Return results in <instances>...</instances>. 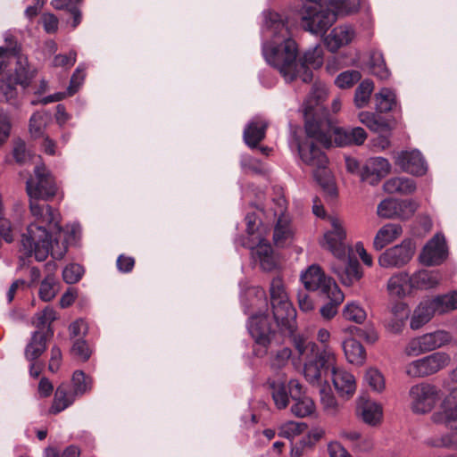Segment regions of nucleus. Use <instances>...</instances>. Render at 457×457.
<instances>
[{
	"label": "nucleus",
	"mask_w": 457,
	"mask_h": 457,
	"mask_svg": "<svg viewBox=\"0 0 457 457\" xmlns=\"http://www.w3.org/2000/svg\"><path fill=\"white\" fill-rule=\"evenodd\" d=\"M26 191L29 211L36 221L21 235L19 269L29 266L33 256L37 262L45 261L49 254L55 260L62 259L81 232L79 224L76 223L63 228L58 210L46 204L55 196L57 186L45 166L35 167L34 175L26 182Z\"/></svg>",
	"instance_id": "obj_1"
},
{
	"label": "nucleus",
	"mask_w": 457,
	"mask_h": 457,
	"mask_svg": "<svg viewBox=\"0 0 457 457\" xmlns=\"http://www.w3.org/2000/svg\"><path fill=\"white\" fill-rule=\"evenodd\" d=\"M325 96L326 89L314 84L303 107L304 129L308 138L304 141L297 140V149L302 161L314 168L313 176L318 184L334 199L337 195V190L331 172L327 168L328 157L311 140L315 139L326 148L331 146V138L328 135L331 127L328 112L321 105Z\"/></svg>",
	"instance_id": "obj_2"
},
{
	"label": "nucleus",
	"mask_w": 457,
	"mask_h": 457,
	"mask_svg": "<svg viewBox=\"0 0 457 457\" xmlns=\"http://www.w3.org/2000/svg\"><path fill=\"white\" fill-rule=\"evenodd\" d=\"M294 345L304 361L303 375L308 382L330 386L331 380L340 396L348 399L353 395L356 390L354 377L337 368L336 356L330 350L320 349L314 342L303 337H295Z\"/></svg>",
	"instance_id": "obj_3"
},
{
	"label": "nucleus",
	"mask_w": 457,
	"mask_h": 457,
	"mask_svg": "<svg viewBox=\"0 0 457 457\" xmlns=\"http://www.w3.org/2000/svg\"><path fill=\"white\" fill-rule=\"evenodd\" d=\"M270 307L275 320L273 325L267 315L253 317L249 332L256 345L262 349L254 350L255 354H266L269 345L277 328L283 336L292 337L296 329V311L289 301L283 280L276 277L270 287Z\"/></svg>",
	"instance_id": "obj_4"
},
{
	"label": "nucleus",
	"mask_w": 457,
	"mask_h": 457,
	"mask_svg": "<svg viewBox=\"0 0 457 457\" xmlns=\"http://www.w3.org/2000/svg\"><path fill=\"white\" fill-rule=\"evenodd\" d=\"M263 54L268 63L288 82L299 78L304 83H311L313 79L312 69L320 68L324 62V50L320 45L305 51L297 62V44L292 38H286L270 49L264 47Z\"/></svg>",
	"instance_id": "obj_5"
},
{
	"label": "nucleus",
	"mask_w": 457,
	"mask_h": 457,
	"mask_svg": "<svg viewBox=\"0 0 457 457\" xmlns=\"http://www.w3.org/2000/svg\"><path fill=\"white\" fill-rule=\"evenodd\" d=\"M299 13L303 29L315 35L325 34L337 21L326 0H304Z\"/></svg>",
	"instance_id": "obj_6"
},
{
	"label": "nucleus",
	"mask_w": 457,
	"mask_h": 457,
	"mask_svg": "<svg viewBox=\"0 0 457 457\" xmlns=\"http://www.w3.org/2000/svg\"><path fill=\"white\" fill-rule=\"evenodd\" d=\"M57 319L54 309L46 307L38 315L36 320L37 330L33 333L30 343L26 346L25 355L28 360L38 359L46 349V342L54 336L52 322Z\"/></svg>",
	"instance_id": "obj_7"
},
{
	"label": "nucleus",
	"mask_w": 457,
	"mask_h": 457,
	"mask_svg": "<svg viewBox=\"0 0 457 457\" xmlns=\"http://www.w3.org/2000/svg\"><path fill=\"white\" fill-rule=\"evenodd\" d=\"M432 419L436 423H444L453 429L449 434L429 439L428 444L434 447H446L457 450V404L453 407L435 412Z\"/></svg>",
	"instance_id": "obj_8"
},
{
	"label": "nucleus",
	"mask_w": 457,
	"mask_h": 457,
	"mask_svg": "<svg viewBox=\"0 0 457 457\" xmlns=\"http://www.w3.org/2000/svg\"><path fill=\"white\" fill-rule=\"evenodd\" d=\"M450 362L447 353H434L428 356L412 361L406 367V373L411 377H425L436 373Z\"/></svg>",
	"instance_id": "obj_9"
},
{
	"label": "nucleus",
	"mask_w": 457,
	"mask_h": 457,
	"mask_svg": "<svg viewBox=\"0 0 457 457\" xmlns=\"http://www.w3.org/2000/svg\"><path fill=\"white\" fill-rule=\"evenodd\" d=\"M415 245L411 239H404L400 245L386 249L378 257V263L384 268H401L412 258Z\"/></svg>",
	"instance_id": "obj_10"
},
{
	"label": "nucleus",
	"mask_w": 457,
	"mask_h": 457,
	"mask_svg": "<svg viewBox=\"0 0 457 457\" xmlns=\"http://www.w3.org/2000/svg\"><path fill=\"white\" fill-rule=\"evenodd\" d=\"M439 390L431 384L421 383L411 386L410 397L411 399V409L416 413H426L430 411L438 401Z\"/></svg>",
	"instance_id": "obj_11"
},
{
	"label": "nucleus",
	"mask_w": 457,
	"mask_h": 457,
	"mask_svg": "<svg viewBox=\"0 0 457 457\" xmlns=\"http://www.w3.org/2000/svg\"><path fill=\"white\" fill-rule=\"evenodd\" d=\"M345 237L346 233L342 221L337 218H332L331 229L324 234L321 245L337 258L345 259L346 256Z\"/></svg>",
	"instance_id": "obj_12"
},
{
	"label": "nucleus",
	"mask_w": 457,
	"mask_h": 457,
	"mask_svg": "<svg viewBox=\"0 0 457 457\" xmlns=\"http://www.w3.org/2000/svg\"><path fill=\"white\" fill-rule=\"evenodd\" d=\"M450 340V334L444 330L428 333L411 340L408 345V352L413 354L430 352L446 345Z\"/></svg>",
	"instance_id": "obj_13"
},
{
	"label": "nucleus",
	"mask_w": 457,
	"mask_h": 457,
	"mask_svg": "<svg viewBox=\"0 0 457 457\" xmlns=\"http://www.w3.org/2000/svg\"><path fill=\"white\" fill-rule=\"evenodd\" d=\"M301 281L309 291L319 290L322 295L332 290V287L337 286L333 278L327 277L319 265H311L301 275Z\"/></svg>",
	"instance_id": "obj_14"
},
{
	"label": "nucleus",
	"mask_w": 457,
	"mask_h": 457,
	"mask_svg": "<svg viewBox=\"0 0 457 457\" xmlns=\"http://www.w3.org/2000/svg\"><path fill=\"white\" fill-rule=\"evenodd\" d=\"M447 257V247L443 236L436 235L423 248L420 259L428 266L439 265Z\"/></svg>",
	"instance_id": "obj_15"
},
{
	"label": "nucleus",
	"mask_w": 457,
	"mask_h": 457,
	"mask_svg": "<svg viewBox=\"0 0 457 457\" xmlns=\"http://www.w3.org/2000/svg\"><path fill=\"white\" fill-rule=\"evenodd\" d=\"M391 165L386 159L383 157L370 158L361 170V180L370 185H377L389 173Z\"/></svg>",
	"instance_id": "obj_16"
},
{
	"label": "nucleus",
	"mask_w": 457,
	"mask_h": 457,
	"mask_svg": "<svg viewBox=\"0 0 457 457\" xmlns=\"http://www.w3.org/2000/svg\"><path fill=\"white\" fill-rule=\"evenodd\" d=\"M396 164L405 172L422 176L427 171L425 160L418 150L402 152L396 159Z\"/></svg>",
	"instance_id": "obj_17"
},
{
	"label": "nucleus",
	"mask_w": 457,
	"mask_h": 457,
	"mask_svg": "<svg viewBox=\"0 0 457 457\" xmlns=\"http://www.w3.org/2000/svg\"><path fill=\"white\" fill-rule=\"evenodd\" d=\"M334 141L338 146L350 145H361L367 138L366 131L361 127L355 128H335L333 129Z\"/></svg>",
	"instance_id": "obj_18"
},
{
	"label": "nucleus",
	"mask_w": 457,
	"mask_h": 457,
	"mask_svg": "<svg viewBox=\"0 0 457 457\" xmlns=\"http://www.w3.org/2000/svg\"><path fill=\"white\" fill-rule=\"evenodd\" d=\"M354 37V31L350 26L334 28L330 34L324 38V44L328 51L337 52L341 46L349 44Z\"/></svg>",
	"instance_id": "obj_19"
},
{
	"label": "nucleus",
	"mask_w": 457,
	"mask_h": 457,
	"mask_svg": "<svg viewBox=\"0 0 457 457\" xmlns=\"http://www.w3.org/2000/svg\"><path fill=\"white\" fill-rule=\"evenodd\" d=\"M403 232L402 227L399 224L388 223L384 225L377 233L373 246L377 251L382 250L385 246L392 243Z\"/></svg>",
	"instance_id": "obj_20"
},
{
	"label": "nucleus",
	"mask_w": 457,
	"mask_h": 457,
	"mask_svg": "<svg viewBox=\"0 0 457 457\" xmlns=\"http://www.w3.org/2000/svg\"><path fill=\"white\" fill-rule=\"evenodd\" d=\"M268 124L263 120L251 121L244 130V140L250 148H255L266 135Z\"/></svg>",
	"instance_id": "obj_21"
},
{
	"label": "nucleus",
	"mask_w": 457,
	"mask_h": 457,
	"mask_svg": "<svg viewBox=\"0 0 457 457\" xmlns=\"http://www.w3.org/2000/svg\"><path fill=\"white\" fill-rule=\"evenodd\" d=\"M250 248L253 249V254L258 258L263 270L270 271L275 269L276 261L270 243L265 239H260L255 248L253 246H250Z\"/></svg>",
	"instance_id": "obj_22"
},
{
	"label": "nucleus",
	"mask_w": 457,
	"mask_h": 457,
	"mask_svg": "<svg viewBox=\"0 0 457 457\" xmlns=\"http://www.w3.org/2000/svg\"><path fill=\"white\" fill-rule=\"evenodd\" d=\"M293 233L288 217L281 211L273 231V241L276 246L284 247L292 238Z\"/></svg>",
	"instance_id": "obj_23"
},
{
	"label": "nucleus",
	"mask_w": 457,
	"mask_h": 457,
	"mask_svg": "<svg viewBox=\"0 0 457 457\" xmlns=\"http://www.w3.org/2000/svg\"><path fill=\"white\" fill-rule=\"evenodd\" d=\"M435 313L442 314L457 309V292L437 295L425 300Z\"/></svg>",
	"instance_id": "obj_24"
},
{
	"label": "nucleus",
	"mask_w": 457,
	"mask_h": 457,
	"mask_svg": "<svg viewBox=\"0 0 457 457\" xmlns=\"http://www.w3.org/2000/svg\"><path fill=\"white\" fill-rule=\"evenodd\" d=\"M343 350L346 360L355 365H361L366 359L363 345L355 338H347L343 342Z\"/></svg>",
	"instance_id": "obj_25"
},
{
	"label": "nucleus",
	"mask_w": 457,
	"mask_h": 457,
	"mask_svg": "<svg viewBox=\"0 0 457 457\" xmlns=\"http://www.w3.org/2000/svg\"><path fill=\"white\" fill-rule=\"evenodd\" d=\"M439 283L436 271L421 270L410 277V287L416 289L433 288Z\"/></svg>",
	"instance_id": "obj_26"
},
{
	"label": "nucleus",
	"mask_w": 457,
	"mask_h": 457,
	"mask_svg": "<svg viewBox=\"0 0 457 457\" xmlns=\"http://www.w3.org/2000/svg\"><path fill=\"white\" fill-rule=\"evenodd\" d=\"M357 412L365 423L371 426H376L382 419V407L373 402H360Z\"/></svg>",
	"instance_id": "obj_27"
},
{
	"label": "nucleus",
	"mask_w": 457,
	"mask_h": 457,
	"mask_svg": "<svg viewBox=\"0 0 457 457\" xmlns=\"http://www.w3.org/2000/svg\"><path fill=\"white\" fill-rule=\"evenodd\" d=\"M383 187L388 194L411 195L416 190V184L412 179L396 177L387 179Z\"/></svg>",
	"instance_id": "obj_28"
},
{
	"label": "nucleus",
	"mask_w": 457,
	"mask_h": 457,
	"mask_svg": "<svg viewBox=\"0 0 457 457\" xmlns=\"http://www.w3.org/2000/svg\"><path fill=\"white\" fill-rule=\"evenodd\" d=\"M75 396V394L70 390L68 385H60L55 391L54 400L50 409V412L57 414L65 410L73 403Z\"/></svg>",
	"instance_id": "obj_29"
},
{
	"label": "nucleus",
	"mask_w": 457,
	"mask_h": 457,
	"mask_svg": "<svg viewBox=\"0 0 457 457\" xmlns=\"http://www.w3.org/2000/svg\"><path fill=\"white\" fill-rule=\"evenodd\" d=\"M324 295L329 301L320 308V312L324 319L331 320L337 313V307L344 301V294L338 286H334L332 290Z\"/></svg>",
	"instance_id": "obj_30"
},
{
	"label": "nucleus",
	"mask_w": 457,
	"mask_h": 457,
	"mask_svg": "<svg viewBox=\"0 0 457 457\" xmlns=\"http://www.w3.org/2000/svg\"><path fill=\"white\" fill-rule=\"evenodd\" d=\"M267 384L276 407L279 410L287 408L289 403L287 385L281 380L270 379L268 380Z\"/></svg>",
	"instance_id": "obj_31"
},
{
	"label": "nucleus",
	"mask_w": 457,
	"mask_h": 457,
	"mask_svg": "<svg viewBox=\"0 0 457 457\" xmlns=\"http://www.w3.org/2000/svg\"><path fill=\"white\" fill-rule=\"evenodd\" d=\"M359 119L361 123L375 132H385L391 129L389 121L383 118L380 113L361 112L359 114Z\"/></svg>",
	"instance_id": "obj_32"
},
{
	"label": "nucleus",
	"mask_w": 457,
	"mask_h": 457,
	"mask_svg": "<svg viewBox=\"0 0 457 457\" xmlns=\"http://www.w3.org/2000/svg\"><path fill=\"white\" fill-rule=\"evenodd\" d=\"M337 275L342 284L350 287L362 277L361 265L357 260H349L348 263L340 270Z\"/></svg>",
	"instance_id": "obj_33"
},
{
	"label": "nucleus",
	"mask_w": 457,
	"mask_h": 457,
	"mask_svg": "<svg viewBox=\"0 0 457 457\" xmlns=\"http://www.w3.org/2000/svg\"><path fill=\"white\" fill-rule=\"evenodd\" d=\"M81 0H53L51 5L56 10H66L72 19L71 27L77 28L82 21V13L79 8Z\"/></svg>",
	"instance_id": "obj_34"
},
{
	"label": "nucleus",
	"mask_w": 457,
	"mask_h": 457,
	"mask_svg": "<svg viewBox=\"0 0 457 457\" xmlns=\"http://www.w3.org/2000/svg\"><path fill=\"white\" fill-rule=\"evenodd\" d=\"M426 301L420 302V303L414 310L411 319V328L413 330L420 328L423 325L427 324L434 316L432 309Z\"/></svg>",
	"instance_id": "obj_35"
},
{
	"label": "nucleus",
	"mask_w": 457,
	"mask_h": 457,
	"mask_svg": "<svg viewBox=\"0 0 457 457\" xmlns=\"http://www.w3.org/2000/svg\"><path fill=\"white\" fill-rule=\"evenodd\" d=\"M17 85L19 84L12 75L2 77L0 79V101L15 104L18 96Z\"/></svg>",
	"instance_id": "obj_36"
},
{
	"label": "nucleus",
	"mask_w": 457,
	"mask_h": 457,
	"mask_svg": "<svg viewBox=\"0 0 457 457\" xmlns=\"http://www.w3.org/2000/svg\"><path fill=\"white\" fill-rule=\"evenodd\" d=\"M370 70L373 75L380 79H386L389 77V70L380 51L374 50L370 53Z\"/></svg>",
	"instance_id": "obj_37"
},
{
	"label": "nucleus",
	"mask_w": 457,
	"mask_h": 457,
	"mask_svg": "<svg viewBox=\"0 0 457 457\" xmlns=\"http://www.w3.org/2000/svg\"><path fill=\"white\" fill-rule=\"evenodd\" d=\"M50 120L46 113L35 112L29 119V133L34 139L41 138L46 136L45 129Z\"/></svg>",
	"instance_id": "obj_38"
},
{
	"label": "nucleus",
	"mask_w": 457,
	"mask_h": 457,
	"mask_svg": "<svg viewBox=\"0 0 457 457\" xmlns=\"http://www.w3.org/2000/svg\"><path fill=\"white\" fill-rule=\"evenodd\" d=\"M58 292V280L52 273L46 274L42 280L38 295L44 302H49L54 299Z\"/></svg>",
	"instance_id": "obj_39"
},
{
	"label": "nucleus",
	"mask_w": 457,
	"mask_h": 457,
	"mask_svg": "<svg viewBox=\"0 0 457 457\" xmlns=\"http://www.w3.org/2000/svg\"><path fill=\"white\" fill-rule=\"evenodd\" d=\"M377 111L378 112L384 113L392 111L396 106L395 94L389 88H382L381 91L376 95Z\"/></svg>",
	"instance_id": "obj_40"
},
{
	"label": "nucleus",
	"mask_w": 457,
	"mask_h": 457,
	"mask_svg": "<svg viewBox=\"0 0 457 457\" xmlns=\"http://www.w3.org/2000/svg\"><path fill=\"white\" fill-rule=\"evenodd\" d=\"M326 3L336 12L337 18L355 12L360 7V0H326Z\"/></svg>",
	"instance_id": "obj_41"
},
{
	"label": "nucleus",
	"mask_w": 457,
	"mask_h": 457,
	"mask_svg": "<svg viewBox=\"0 0 457 457\" xmlns=\"http://www.w3.org/2000/svg\"><path fill=\"white\" fill-rule=\"evenodd\" d=\"M410 287V276L406 273H399L392 276L387 284V289L392 295L403 296Z\"/></svg>",
	"instance_id": "obj_42"
},
{
	"label": "nucleus",
	"mask_w": 457,
	"mask_h": 457,
	"mask_svg": "<svg viewBox=\"0 0 457 457\" xmlns=\"http://www.w3.org/2000/svg\"><path fill=\"white\" fill-rule=\"evenodd\" d=\"M374 84L370 79H365L357 87L354 94V104L358 108L364 107L370 101Z\"/></svg>",
	"instance_id": "obj_43"
},
{
	"label": "nucleus",
	"mask_w": 457,
	"mask_h": 457,
	"mask_svg": "<svg viewBox=\"0 0 457 457\" xmlns=\"http://www.w3.org/2000/svg\"><path fill=\"white\" fill-rule=\"evenodd\" d=\"M321 388L320 390V402L323 405V408L329 413L335 414L337 411V402L336 397L331 392L330 386H328L325 384H322Z\"/></svg>",
	"instance_id": "obj_44"
},
{
	"label": "nucleus",
	"mask_w": 457,
	"mask_h": 457,
	"mask_svg": "<svg viewBox=\"0 0 457 457\" xmlns=\"http://www.w3.org/2000/svg\"><path fill=\"white\" fill-rule=\"evenodd\" d=\"M73 393L82 395L91 389V381L82 370H76L72 375Z\"/></svg>",
	"instance_id": "obj_45"
},
{
	"label": "nucleus",
	"mask_w": 457,
	"mask_h": 457,
	"mask_svg": "<svg viewBox=\"0 0 457 457\" xmlns=\"http://www.w3.org/2000/svg\"><path fill=\"white\" fill-rule=\"evenodd\" d=\"M361 79L360 71L351 70L341 72L335 79V84L340 88H350Z\"/></svg>",
	"instance_id": "obj_46"
},
{
	"label": "nucleus",
	"mask_w": 457,
	"mask_h": 457,
	"mask_svg": "<svg viewBox=\"0 0 457 457\" xmlns=\"http://www.w3.org/2000/svg\"><path fill=\"white\" fill-rule=\"evenodd\" d=\"M20 54V53L18 54ZM18 58L17 67L15 68V76L13 79L21 85L23 88H27L29 87L33 75L29 71V70L22 63L20 56H16Z\"/></svg>",
	"instance_id": "obj_47"
},
{
	"label": "nucleus",
	"mask_w": 457,
	"mask_h": 457,
	"mask_svg": "<svg viewBox=\"0 0 457 457\" xmlns=\"http://www.w3.org/2000/svg\"><path fill=\"white\" fill-rule=\"evenodd\" d=\"M315 405L310 397L296 401L291 407L293 414L299 418H304L314 411Z\"/></svg>",
	"instance_id": "obj_48"
},
{
	"label": "nucleus",
	"mask_w": 457,
	"mask_h": 457,
	"mask_svg": "<svg viewBox=\"0 0 457 457\" xmlns=\"http://www.w3.org/2000/svg\"><path fill=\"white\" fill-rule=\"evenodd\" d=\"M365 382L375 392H381L385 388L383 375L376 369H370L364 375Z\"/></svg>",
	"instance_id": "obj_49"
},
{
	"label": "nucleus",
	"mask_w": 457,
	"mask_h": 457,
	"mask_svg": "<svg viewBox=\"0 0 457 457\" xmlns=\"http://www.w3.org/2000/svg\"><path fill=\"white\" fill-rule=\"evenodd\" d=\"M343 315L346 320L356 323H361L366 319L365 311L355 303L346 304Z\"/></svg>",
	"instance_id": "obj_50"
},
{
	"label": "nucleus",
	"mask_w": 457,
	"mask_h": 457,
	"mask_svg": "<svg viewBox=\"0 0 457 457\" xmlns=\"http://www.w3.org/2000/svg\"><path fill=\"white\" fill-rule=\"evenodd\" d=\"M346 330L352 336L351 338L363 339L370 344H373L378 339V335L373 328L363 329L357 326H350Z\"/></svg>",
	"instance_id": "obj_51"
},
{
	"label": "nucleus",
	"mask_w": 457,
	"mask_h": 457,
	"mask_svg": "<svg viewBox=\"0 0 457 457\" xmlns=\"http://www.w3.org/2000/svg\"><path fill=\"white\" fill-rule=\"evenodd\" d=\"M84 273V269L78 263H72L62 270V278L67 284H75L80 280Z\"/></svg>",
	"instance_id": "obj_52"
},
{
	"label": "nucleus",
	"mask_w": 457,
	"mask_h": 457,
	"mask_svg": "<svg viewBox=\"0 0 457 457\" xmlns=\"http://www.w3.org/2000/svg\"><path fill=\"white\" fill-rule=\"evenodd\" d=\"M398 200L385 199L378 206V214L383 218H395L397 214Z\"/></svg>",
	"instance_id": "obj_53"
},
{
	"label": "nucleus",
	"mask_w": 457,
	"mask_h": 457,
	"mask_svg": "<svg viewBox=\"0 0 457 457\" xmlns=\"http://www.w3.org/2000/svg\"><path fill=\"white\" fill-rule=\"evenodd\" d=\"M71 354L82 361H87L91 355L89 346L82 338H78L74 341L71 349Z\"/></svg>",
	"instance_id": "obj_54"
},
{
	"label": "nucleus",
	"mask_w": 457,
	"mask_h": 457,
	"mask_svg": "<svg viewBox=\"0 0 457 457\" xmlns=\"http://www.w3.org/2000/svg\"><path fill=\"white\" fill-rule=\"evenodd\" d=\"M8 42V46H0V73L7 67V62L4 60V57L7 54L12 56H17L19 52H21V47L17 46V43L13 41V38L5 39Z\"/></svg>",
	"instance_id": "obj_55"
},
{
	"label": "nucleus",
	"mask_w": 457,
	"mask_h": 457,
	"mask_svg": "<svg viewBox=\"0 0 457 457\" xmlns=\"http://www.w3.org/2000/svg\"><path fill=\"white\" fill-rule=\"evenodd\" d=\"M398 210L396 217L401 220L410 219L418 208V204L413 200H398Z\"/></svg>",
	"instance_id": "obj_56"
},
{
	"label": "nucleus",
	"mask_w": 457,
	"mask_h": 457,
	"mask_svg": "<svg viewBox=\"0 0 457 457\" xmlns=\"http://www.w3.org/2000/svg\"><path fill=\"white\" fill-rule=\"evenodd\" d=\"M80 454V450L76 445H69L66 447L62 453L54 447H47L45 450L44 457H79Z\"/></svg>",
	"instance_id": "obj_57"
},
{
	"label": "nucleus",
	"mask_w": 457,
	"mask_h": 457,
	"mask_svg": "<svg viewBox=\"0 0 457 457\" xmlns=\"http://www.w3.org/2000/svg\"><path fill=\"white\" fill-rule=\"evenodd\" d=\"M13 158L16 162L20 164H23L28 162L31 155L30 153L26 148V144L24 141L19 139L15 142L13 151H12Z\"/></svg>",
	"instance_id": "obj_58"
},
{
	"label": "nucleus",
	"mask_w": 457,
	"mask_h": 457,
	"mask_svg": "<svg viewBox=\"0 0 457 457\" xmlns=\"http://www.w3.org/2000/svg\"><path fill=\"white\" fill-rule=\"evenodd\" d=\"M85 68H83L81 65H79L71 78L70 86L68 87L70 96L74 95L78 91L79 86L82 84L85 79Z\"/></svg>",
	"instance_id": "obj_59"
},
{
	"label": "nucleus",
	"mask_w": 457,
	"mask_h": 457,
	"mask_svg": "<svg viewBox=\"0 0 457 457\" xmlns=\"http://www.w3.org/2000/svg\"><path fill=\"white\" fill-rule=\"evenodd\" d=\"M77 54L71 51L68 54H57L54 57L53 65L54 67L71 68L76 62Z\"/></svg>",
	"instance_id": "obj_60"
},
{
	"label": "nucleus",
	"mask_w": 457,
	"mask_h": 457,
	"mask_svg": "<svg viewBox=\"0 0 457 457\" xmlns=\"http://www.w3.org/2000/svg\"><path fill=\"white\" fill-rule=\"evenodd\" d=\"M289 396L295 401H299L307 397L303 389L302 384L296 379H291L287 384Z\"/></svg>",
	"instance_id": "obj_61"
},
{
	"label": "nucleus",
	"mask_w": 457,
	"mask_h": 457,
	"mask_svg": "<svg viewBox=\"0 0 457 457\" xmlns=\"http://www.w3.org/2000/svg\"><path fill=\"white\" fill-rule=\"evenodd\" d=\"M116 266L119 271L122 273L131 272L135 266V259L130 256H126L125 254H120L117 258Z\"/></svg>",
	"instance_id": "obj_62"
},
{
	"label": "nucleus",
	"mask_w": 457,
	"mask_h": 457,
	"mask_svg": "<svg viewBox=\"0 0 457 457\" xmlns=\"http://www.w3.org/2000/svg\"><path fill=\"white\" fill-rule=\"evenodd\" d=\"M0 237L8 244L14 240L11 221L0 217Z\"/></svg>",
	"instance_id": "obj_63"
},
{
	"label": "nucleus",
	"mask_w": 457,
	"mask_h": 457,
	"mask_svg": "<svg viewBox=\"0 0 457 457\" xmlns=\"http://www.w3.org/2000/svg\"><path fill=\"white\" fill-rule=\"evenodd\" d=\"M329 457H352L347 450L338 442H331L328 445Z\"/></svg>",
	"instance_id": "obj_64"
}]
</instances>
